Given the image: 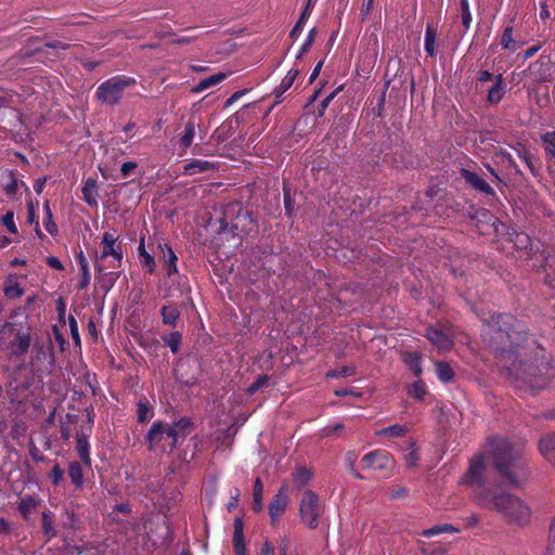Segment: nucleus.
Here are the masks:
<instances>
[{"label":"nucleus","instance_id":"obj_62","mask_svg":"<svg viewBox=\"0 0 555 555\" xmlns=\"http://www.w3.org/2000/svg\"><path fill=\"white\" fill-rule=\"evenodd\" d=\"M259 555H275L274 547L268 541H266L260 548Z\"/></svg>","mask_w":555,"mask_h":555},{"label":"nucleus","instance_id":"obj_59","mask_svg":"<svg viewBox=\"0 0 555 555\" xmlns=\"http://www.w3.org/2000/svg\"><path fill=\"white\" fill-rule=\"evenodd\" d=\"M51 478L54 485H59L63 479V472L59 465H54L51 472Z\"/></svg>","mask_w":555,"mask_h":555},{"label":"nucleus","instance_id":"obj_50","mask_svg":"<svg viewBox=\"0 0 555 555\" xmlns=\"http://www.w3.org/2000/svg\"><path fill=\"white\" fill-rule=\"evenodd\" d=\"M42 529L43 532L49 537H53L55 534L53 520L48 513L42 514Z\"/></svg>","mask_w":555,"mask_h":555},{"label":"nucleus","instance_id":"obj_9","mask_svg":"<svg viewBox=\"0 0 555 555\" xmlns=\"http://www.w3.org/2000/svg\"><path fill=\"white\" fill-rule=\"evenodd\" d=\"M509 376L515 378L519 388H528L532 391L543 388L550 382V376L538 375L531 365H526Z\"/></svg>","mask_w":555,"mask_h":555},{"label":"nucleus","instance_id":"obj_53","mask_svg":"<svg viewBox=\"0 0 555 555\" xmlns=\"http://www.w3.org/2000/svg\"><path fill=\"white\" fill-rule=\"evenodd\" d=\"M494 78H496V75H493L488 70H482L479 74V81H480L482 88H485L486 86L493 82Z\"/></svg>","mask_w":555,"mask_h":555},{"label":"nucleus","instance_id":"obj_35","mask_svg":"<svg viewBox=\"0 0 555 555\" xmlns=\"http://www.w3.org/2000/svg\"><path fill=\"white\" fill-rule=\"evenodd\" d=\"M83 199L91 206L96 205V184L93 180H88L82 189Z\"/></svg>","mask_w":555,"mask_h":555},{"label":"nucleus","instance_id":"obj_1","mask_svg":"<svg viewBox=\"0 0 555 555\" xmlns=\"http://www.w3.org/2000/svg\"><path fill=\"white\" fill-rule=\"evenodd\" d=\"M485 336L489 335L493 340L490 341L493 347L496 358L500 361L502 369L507 371V375L514 374L519 371L524 363L518 362L519 353L516 352L515 348L520 346V341L525 339V332L520 330V326L516 324L515 319L508 314H501L496 317V320L492 318L485 330Z\"/></svg>","mask_w":555,"mask_h":555},{"label":"nucleus","instance_id":"obj_29","mask_svg":"<svg viewBox=\"0 0 555 555\" xmlns=\"http://www.w3.org/2000/svg\"><path fill=\"white\" fill-rule=\"evenodd\" d=\"M406 433H408V427L406 426L396 424V425H392V426H389V427H385L383 429L377 430L376 435L379 436V437L393 438V437H402Z\"/></svg>","mask_w":555,"mask_h":555},{"label":"nucleus","instance_id":"obj_42","mask_svg":"<svg viewBox=\"0 0 555 555\" xmlns=\"http://www.w3.org/2000/svg\"><path fill=\"white\" fill-rule=\"evenodd\" d=\"M36 505L37 502L34 498L25 495L21 499L18 509L26 517L35 509Z\"/></svg>","mask_w":555,"mask_h":555},{"label":"nucleus","instance_id":"obj_27","mask_svg":"<svg viewBox=\"0 0 555 555\" xmlns=\"http://www.w3.org/2000/svg\"><path fill=\"white\" fill-rule=\"evenodd\" d=\"M212 167L214 165L207 160L194 159L184 166V173L193 176L198 172L207 171Z\"/></svg>","mask_w":555,"mask_h":555},{"label":"nucleus","instance_id":"obj_48","mask_svg":"<svg viewBox=\"0 0 555 555\" xmlns=\"http://www.w3.org/2000/svg\"><path fill=\"white\" fill-rule=\"evenodd\" d=\"M309 479H310V472L304 467L298 468L297 472L295 473L294 480H295V483L299 487L307 485Z\"/></svg>","mask_w":555,"mask_h":555},{"label":"nucleus","instance_id":"obj_55","mask_svg":"<svg viewBox=\"0 0 555 555\" xmlns=\"http://www.w3.org/2000/svg\"><path fill=\"white\" fill-rule=\"evenodd\" d=\"M268 383V377L267 376H260L254 384H251L249 387H248V392L249 393H254L255 391H257L259 388H261L262 386H264L266 384Z\"/></svg>","mask_w":555,"mask_h":555},{"label":"nucleus","instance_id":"obj_41","mask_svg":"<svg viewBox=\"0 0 555 555\" xmlns=\"http://www.w3.org/2000/svg\"><path fill=\"white\" fill-rule=\"evenodd\" d=\"M153 410L150 408L146 401H140L138 403V421L141 423L149 422L153 417Z\"/></svg>","mask_w":555,"mask_h":555},{"label":"nucleus","instance_id":"obj_3","mask_svg":"<svg viewBox=\"0 0 555 555\" xmlns=\"http://www.w3.org/2000/svg\"><path fill=\"white\" fill-rule=\"evenodd\" d=\"M191 422L189 418H180L173 424L157 422L152 425L146 441L149 449L154 452L170 453L184 441L190 433Z\"/></svg>","mask_w":555,"mask_h":555},{"label":"nucleus","instance_id":"obj_14","mask_svg":"<svg viewBox=\"0 0 555 555\" xmlns=\"http://www.w3.org/2000/svg\"><path fill=\"white\" fill-rule=\"evenodd\" d=\"M3 294L7 299L13 300L24 295V286L21 282V278L16 274H10L3 284Z\"/></svg>","mask_w":555,"mask_h":555},{"label":"nucleus","instance_id":"obj_45","mask_svg":"<svg viewBox=\"0 0 555 555\" xmlns=\"http://www.w3.org/2000/svg\"><path fill=\"white\" fill-rule=\"evenodd\" d=\"M139 253H140L142 264L147 268V271L150 273H152L155 268V262H154L153 257L149 253H146V250L144 249L143 243H141V245L139 247Z\"/></svg>","mask_w":555,"mask_h":555},{"label":"nucleus","instance_id":"obj_6","mask_svg":"<svg viewBox=\"0 0 555 555\" xmlns=\"http://www.w3.org/2000/svg\"><path fill=\"white\" fill-rule=\"evenodd\" d=\"M135 79L127 76H115L98 87L99 99L107 104H115L121 98L126 88L133 86Z\"/></svg>","mask_w":555,"mask_h":555},{"label":"nucleus","instance_id":"obj_17","mask_svg":"<svg viewBox=\"0 0 555 555\" xmlns=\"http://www.w3.org/2000/svg\"><path fill=\"white\" fill-rule=\"evenodd\" d=\"M233 547L235 555H246L243 522L240 518L234 520Z\"/></svg>","mask_w":555,"mask_h":555},{"label":"nucleus","instance_id":"obj_57","mask_svg":"<svg viewBox=\"0 0 555 555\" xmlns=\"http://www.w3.org/2000/svg\"><path fill=\"white\" fill-rule=\"evenodd\" d=\"M548 552L555 554V518L552 520L550 526Z\"/></svg>","mask_w":555,"mask_h":555},{"label":"nucleus","instance_id":"obj_49","mask_svg":"<svg viewBox=\"0 0 555 555\" xmlns=\"http://www.w3.org/2000/svg\"><path fill=\"white\" fill-rule=\"evenodd\" d=\"M2 223L8 229V231L10 233H13V234L17 233V227H16L15 221H14V214H13V211H8L2 217Z\"/></svg>","mask_w":555,"mask_h":555},{"label":"nucleus","instance_id":"obj_36","mask_svg":"<svg viewBox=\"0 0 555 555\" xmlns=\"http://www.w3.org/2000/svg\"><path fill=\"white\" fill-rule=\"evenodd\" d=\"M512 35L513 28L506 27L501 38V46L505 50L516 51L517 49L520 48V44L513 39Z\"/></svg>","mask_w":555,"mask_h":555},{"label":"nucleus","instance_id":"obj_28","mask_svg":"<svg viewBox=\"0 0 555 555\" xmlns=\"http://www.w3.org/2000/svg\"><path fill=\"white\" fill-rule=\"evenodd\" d=\"M460 530L456 527L449 525V524H443V525H437L429 529L424 530L422 532V535L425 538H430V537L439 535L442 533H457Z\"/></svg>","mask_w":555,"mask_h":555},{"label":"nucleus","instance_id":"obj_8","mask_svg":"<svg viewBox=\"0 0 555 555\" xmlns=\"http://www.w3.org/2000/svg\"><path fill=\"white\" fill-rule=\"evenodd\" d=\"M30 365L36 373H49L54 366L53 345L49 340L46 344L35 345Z\"/></svg>","mask_w":555,"mask_h":555},{"label":"nucleus","instance_id":"obj_15","mask_svg":"<svg viewBox=\"0 0 555 555\" xmlns=\"http://www.w3.org/2000/svg\"><path fill=\"white\" fill-rule=\"evenodd\" d=\"M483 90L487 92V100L491 104H498L504 96L505 87L502 75H496L494 81L486 86Z\"/></svg>","mask_w":555,"mask_h":555},{"label":"nucleus","instance_id":"obj_33","mask_svg":"<svg viewBox=\"0 0 555 555\" xmlns=\"http://www.w3.org/2000/svg\"><path fill=\"white\" fill-rule=\"evenodd\" d=\"M313 4V0H308L307 7L305 11L301 13L299 20L297 21L296 25L293 27L291 31V37L294 39H297L300 33L304 29V26L308 20V16L310 14V5Z\"/></svg>","mask_w":555,"mask_h":555},{"label":"nucleus","instance_id":"obj_39","mask_svg":"<svg viewBox=\"0 0 555 555\" xmlns=\"http://www.w3.org/2000/svg\"><path fill=\"white\" fill-rule=\"evenodd\" d=\"M43 210H44V219H43L44 228L51 235H55L57 233V225L55 224V222L52 219V211L49 206V203L44 204Z\"/></svg>","mask_w":555,"mask_h":555},{"label":"nucleus","instance_id":"obj_37","mask_svg":"<svg viewBox=\"0 0 555 555\" xmlns=\"http://www.w3.org/2000/svg\"><path fill=\"white\" fill-rule=\"evenodd\" d=\"M408 393L414 399L423 400L427 393L426 386L422 380H416L408 387Z\"/></svg>","mask_w":555,"mask_h":555},{"label":"nucleus","instance_id":"obj_26","mask_svg":"<svg viewBox=\"0 0 555 555\" xmlns=\"http://www.w3.org/2000/svg\"><path fill=\"white\" fill-rule=\"evenodd\" d=\"M402 360L415 376H420L422 374L421 357L417 353L405 352L402 356Z\"/></svg>","mask_w":555,"mask_h":555},{"label":"nucleus","instance_id":"obj_30","mask_svg":"<svg viewBox=\"0 0 555 555\" xmlns=\"http://www.w3.org/2000/svg\"><path fill=\"white\" fill-rule=\"evenodd\" d=\"M77 440V451L80 459L85 462V464H90V452H89V443L87 436L83 434H78L76 437Z\"/></svg>","mask_w":555,"mask_h":555},{"label":"nucleus","instance_id":"obj_61","mask_svg":"<svg viewBox=\"0 0 555 555\" xmlns=\"http://www.w3.org/2000/svg\"><path fill=\"white\" fill-rule=\"evenodd\" d=\"M47 263H48L51 268H53V269H55V270H59V271H61V270H63V269H64V267H63L62 262H61L56 257H53V256H51V257H49V258L47 259Z\"/></svg>","mask_w":555,"mask_h":555},{"label":"nucleus","instance_id":"obj_18","mask_svg":"<svg viewBox=\"0 0 555 555\" xmlns=\"http://www.w3.org/2000/svg\"><path fill=\"white\" fill-rule=\"evenodd\" d=\"M106 269L108 268L105 264L95 263V270L100 275L98 284L105 292L109 291L116 280V274L114 272H106Z\"/></svg>","mask_w":555,"mask_h":555},{"label":"nucleus","instance_id":"obj_16","mask_svg":"<svg viewBox=\"0 0 555 555\" xmlns=\"http://www.w3.org/2000/svg\"><path fill=\"white\" fill-rule=\"evenodd\" d=\"M462 177L465 179L467 183L474 186L476 190L485 193L492 194L493 190L480 176L476 172L469 171L467 169L462 170Z\"/></svg>","mask_w":555,"mask_h":555},{"label":"nucleus","instance_id":"obj_47","mask_svg":"<svg viewBox=\"0 0 555 555\" xmlns=\"http://www.w3.org/2000/svg\"><path fill=\"white\" fill-rule=\"evenodd\" d=\"M461 15L464 27L468 29L472 23L468 0H461Z\"/></svg>","mask_w":555,"mask_h":555},{"label":"nucleus","instance_id":"obj_51","mask_svg":"<svg viewBox=\"0 0 555 555\" xmlns=\"http://www.w3.org/2000/svg\"><path fill=\"white\" fill-rule=\"evenodd\" d=\"M181 344V335L178 332L171 333L167 338V345L170 347L172 352L179 350Z\"/></svg>","mask_w":555,"mask_h":555},{"label":"nucleus","instance_id":"obj_12","mask_svg":"<svg viewBox=\"0 0 555 555\" xmlns=\"http://www.w3.org/2000/svg\"><path fill=\"white\" fill-rule=\"evenodd\" d=\"M427 338L440 350H448L452 347V333L449 327H429Z\"/></svg>","mask_w":555,"mask_h":555},{"label":"nucleus","instance_id":"obj_60","mask_svg":"<svg viewBox=\"0 0 555 555\" xmlns=\"http://www.w3.org/2000/svg\"><path fill=\"white\" fill-rule=\"evenodd\" d=\"M247 90L244 89V90H240V91H236L234 92L227 101V106H230L232 105L233 103H235L236 101H238L244 94H246Z\"/></svg>","mask_w":555,"mask_h":555},{"label":"nucleus","instance_id":"obj_34","mask_svg":"<svg viewBox=\"0 0 555 555\" xmlns=\"http://www.w3.org/2000/svg\"><path fill=\"white\" fill-rule=\"evenodd\" d=\"M262 493H263V485L260 478H257L254 485V502L253 509L256 513H260L263 509L262 504Z\"/></svg>","mask_w":555,"mask_h":555},{"label":"nucleus","instance_id":"obj_40","mask_svg":"<svg viewBox=\"0 0 555 555\" xmlns=\"http://www.w3.org/2000/svg\"><path fill=\"white\" fill-rule=\"evenodd\" d=\"M436 373H437L439 379L443 383L451 380L453 377L452 369L450 367L449 364H447L444 362H438L436 364Z\"/></svg>","mask_w":555,"mask_h":555},{"label":"nucleus","instance_id":"obj_21","mask_svg":"<svg viewBox=\"0 0 555 555\" xmlns=\"http://www.w3.org/2000/svg\"><path fill=\"white\" fill-rule=\"evenodd\" d=\"M227 78V75L224 73H218L216 75H212V76H209V77H206L204 79H202L198 85H196L192 91L194 93H199L208 88H211L218 83H220L221 81H223L224 79Z\"/></svg>","mask_w":555,"mask_h":555},{"label":"nucleus","instance_id":"obj_22","mask_svg":"<svg viewBox=\"0 0 555 555\" xmlns=\"http://www.w3.org/2000/svg\"><path fill=\"white\" fill-rule=\"evenodd\" d=\"M404 461L410 467H415L420 460V452L414 440L409 439L404 449Z\"/></svg>","mask_w":555,"mask_h":555},{"label":"nucleus","instance_id":"obj_19","mask_svg":"<svg viewBox=\"0 0 555 555\" xmlns=\"http://www.w3.org/2000/svg\"><path fill=\"white\" fill-rule=\"evenodd\" d=\"M541 454L550 462L555 461V434L545 435L539 443Z\"/></svg>","mask_w":555,"mask_h":555},{"label":"nucleus","instance_id":"obj_54","mask_svg":"<svg viewBox=\"0 0 555 555\" xmlns=\"http://www.w3.org/2000/svg\"><path fill=\"white\" fill-rule=\"evenodd\" d=\"M137 166L138 165L135 162L124 163L120 169L121 177L127 178L130 175V172L137 168Z\"/></svg>","mask_w":555,"mask_h":555},{"label":"nucleus","instance_id":"obj_7","mask_svg":"<svg viewBox=\"0 0 555 555\" xmlns=\"http://www.w3.org/2000/svg\"><path fill=\"white\" fill-rule=\"evenodd\" d=\"M322 506L319 498L311 490H306L299 504V514L301 521L310 529H315L319 526L320 517L322 515Z\"/></svg>","mask_w":555,"mask_h":555},{"label":"nucleus","instance_id":"obj_46","mask_svg":"<svg viewBox=\"0 0 555 555\" xmlns=\"http://www.w3.org/2000/svg\"><path fill=\"white\" fill-rule=\"evenodd\" d=\"M543 143L545 144V151L552 157L555 158V131L547 132L542 137Z\"/></svg>","mask_w":555,"mask_h":555},{"label":"nucleus","instance_id":"obj_24","mask_svg":"<svg viewBox=\"0 0 555 555\" xmlns=\"http://www.w3.org/2000/svg\"><path fill=\"white\" fill-rule=\"evenodd\" d=\"M297 75V69L288 70V73L282 79L281 83L274 90V95L276 99H280L283 95V93L286 92L293 86Z\"/></svg>","mask_w":555,"mask_h":555},{"label":"nucleus","instance_id":"obj_13","mask_svg":"<svg viewBox=\"0 0 555 555\" xmlns=\"http://www.w3.org/2000/svg\"><path fill=\"white\" fill-rule=\"evenodd\" d=\"M288 502L289 498L287 490L285 487H282L269 504V515L272 524H275L280 520V517L287 508Z\"/></svg>","mask_w":555,"mask_h":555},{"label":"nucleus","instance_id":"obj_43","mask_svg":"<svg viewBox=\"0 0 555 555\" xmlns=\"http://www.w3.org/2000/svg\"><path fill=\"white\" fill-rule=\"evenodd\" d=\"M511 241L514 242V245L518 249H527L530 245V237L526 233H517L513 232L511 234Z\"/></svg>","mask_w":555,"mask_h":555},{"label":"nucleus","instance_id":"obj_25","mask_svg":"<svg viewBox=\"0 0 555 555\" xmlns=\"http://www.w3.org/2000/svg\"><path fill=\"white\" fill-rule=\"evenodd\" d=\"M31 339L28 333H18L12 345V351L15 354H24L30 346Z\"/></svg>","mask_w":555,"mask_h":555},{"label":"nucleus","instance_id":"obj_56","mask_svg":"<svg viewBox=\"0 0 555 555\" xmlns=\"http://www.w3.org/2000/svg\"><path fill=\"white\" fill-rule=\"evenodd\" d=\"M69 327H70V334L73 339L78 343L79 341V332H78V324L74 317H69Z\"/></svg>","mask_w":555,"mask_h":555},{"label":"nucleus","instance_id":"obj_32","mask_svg":"<svg viewBox=\"0 0 555 555\" xmlns=\"http://www.w3.org/2000/svg\"><path fill=\"white\" fill-rule=\"evenodd\" d=\"M179 315L180 312L175 306L168 305L162 309L163 322L167 325L176 326Z\"/></svg>","mask_w":555,"mask_h":555},{"label":"nucleus","instance_id":"obj_23","mask_svg":"<svg viewBox=\"0 0 555 555\" xmlns=\"http://www.w3.org/2000/svg\"><path fill=\"white\" fill-rule=\"evenodd\" d=\"M195 137V124L193 121H189L185 126V130L183 135L180 138V155L185 154L186 150L193 143Z\"/></svg>","mask_w":555,"mask_h":555},{"label":"nucleus","instance_id":"obj_63","mask_svg":"<svg viewBox=\"0 0 555 555\" xmlns=\"http://www.w3.org/2000/svg\"><path fill=\"white\" fill-rule=\"evenodd\" d=\"M16 190H17V181L14 179L4 186V191L9 195H13L16 192Z\"/></svg>","mask_w":555,"mask_h":555},{"label":"nucleus","instance_id":"obj_64","mask_svg":"<svg viewBox=\"0 0 555 555\" xmlns=\"http://www.w3.org/2000/svg\"><path fill=\"white\" fill-rule=\"evenodd\" d=\"M46 46L51 49H67V46L61 41H49L46 43Z\"/></svg>","mask_w":555,"mask_h":555},{"label":"nucleus","instance_id":"obj_31","mask_svg":"<svg viewBox=\"0 0 555 555\" xmlns=\"http://www.w3.org/2000/svg\"><path fill=\"white\" fill-rule=\"evenodd\" d=\"M79 269H80V281H79V288L83 289L88 286L91 280L90 271H89V264L82 253L79 255Z\"/></svg>","mask_w":555,"mask_h":555},{"label":"nucleus","instance_id":"obj_10","mask_svg":"<svg viewBox=\"0 0 555 555\" xmlns=\"http://www.w3.org/2000/svg\"><path fill=\"white\" fill-rule=\"evenodd\" d=\"M486 462L483 454H477L469 462L467 473L461 478L460 483L469 487H482L485 483Z\"/></svg>","mask_w":555,"mask_h":555},{"label":"nucleus","instance_id":"obj_4","mask_svg":"<svg viewBox=\"0 0 555 555\" xmlns=\"http://www.w3.org/2000/svg\"><path fill=\"white\" fill-rule=\"evenodd\" d=\"M476 496L483 506L494 508L501 513L508 524L522 527L528 525L531 519V507L515 495L505 493L493 495L489 492L479 493L476 491Z\"/></svg>","mask_w":555,"mask_h":555},{"label":"nucleus","instance_id":"obj_38","mask_svg":"<svg viewBox=\"0 0 555 555\" xmlns=\"http://www.w3.org/2000/svg\"><path fill=\"white\" fill-rule=\"evenodd\" d=\"M436 31L431 26H427L425 31V51L428 55H435Z\"/></svg>","mask_w":555,"mask_h":555},{"label":"nucleus","instance_id":"obj_20","mask_svg":"<svg viewBox=\"0 0 555 555\" xmlns=\"http://www.w3.org/2000/svg\"><path fill=\"white\" fill-rule=\"evenodd\" d=\"M159 248L162 251V260L167 268L168 275H171L172 273H177L178 272L177 256L175 255L171 247L168 246L167 244H164V245H159Z\"/></svg>","mask_w":555,"mask_h":555},{"label":"nucleus","instance_id":"obj_11","mask_svg":"<svg viewBox=\"0 0 555 555\" xmlns=\"http://www.w3.org/2000/svg\"><path fill=\"white\" fill-rule=\"evenodd\" d=\"M362 463L366 468L388 470L393 467L395 461L389 452L385 450H376L365 454Z\"/></svg>","mask_w":555,"mask_h":555},{"label":"nucleus","instance_id":"obj_44","mask_svg":"<svg viewBox=\"0 0 555 555\" xmlns=\"http://www.w3.org/2000/svg\"><path fill=\"white\" fill-rule=\"evenodd\" d=\"M68 474H69L72 481L76 486H80L82 483L83 474H82V468H81L80 464L72 463L69 465Z\"/></svg>","mask_w":555,"mask_h":555},{"label":"nucleus","instance_id":"obj_52","mask_svg":"<svg viewBox=\"0 0 555 555\" xmlns=\"http://www.w3.org/2000/svg\"><path fill=\"white\" fill-rule=\"evenodd\" d=\"M314 36H315V28H312L309 31L305 42L302 43V46L300 48L299 56H301L302 54H305L309 50V48L311 47V44H312V42L314 40Z\"/></svg>","mask_w":555,"mask_h":555},{"label":"nucleus","instance_id":"obj_2","mask_svg":"<svg viewBox=\"0 0 555 555\" xmlns=\"http://www.w3.org/2000/svg\"><path fill=\"white\" fill-rule=\"evenodd\" d=\"M488 452L500 475L512 485L520 483L526 474L517 465L520 455V447L511 440L501 437H492L488 440Z\"/></svg>","mask_w":555,"mask_h":555},{"label":"nucleus","instance_id":"obj_58","mask_svg":"<svg viewBox=\"0 0 555 555\" xmlns=\"http://www.w3.org/2000/svg\"><path fill=\"white\" fill-rule=\"evenodd\" d=\"M353 369L352 367H344L339 371H331L327 373V376L328 377H337V376H350L353 374Z\"/></svg>","mask_w":555,"mask_h":555},{"label":"nucleus","instance_id":"obj_5","mask_svg":"<svg viewBox=\"0 0 555 555\" xmlns=\"http://www.w3.org/2000/svg\"><path fill=\"white\" fill-rule=\"evenodd\" d=\"M118 236L115 231H107L102 237V250L96 263L105 264L107 268L120 267L122 260V247L117 243Z\"/></svg>","mask_w":555,"mask_h":555}]
</instances>
